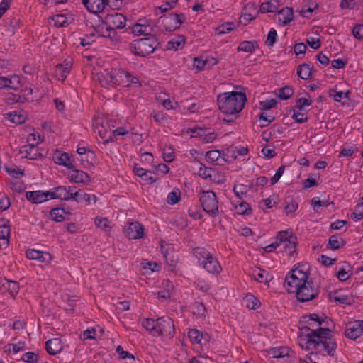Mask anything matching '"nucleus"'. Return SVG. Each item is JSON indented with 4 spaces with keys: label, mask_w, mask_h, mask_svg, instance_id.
Listing matches in <instances>:
<instances>
[{
    "label": "nucleus",
    "mask_w": 363,
    "mask_h": 363,
    "mask_svg": "<svg viewBox=\"0 0 363 363\" xmlns=\"http://www.w3.org/2000/svg\"><path fill=\"white\" fill-rule=\"evenodd\" d=\"M94 132L100 136L101 138H105L107 135V130L104 125L99 123H96L94 125Z\"/></svg>",
    "instance_id": "obj_63"
},
{
    "label": "nucleus",
    "mask_w": 363,
    "mask_h": 363,
    "mask_svg": "<svg viewBox=\"0 0 363 363\" xmlns=\"http://www.w3.org/2000/svg\"><path fill=\"white\" fill-rule=\"evenodd\" d=\"M3 286L5 288H6V289L12 296H16L18 293L19 285L16 281L7 280L6 284H4Z\"/></svg>",
    "instance_id": "obj_48"
},
{
    "label": "nucleus",
    "mask_w": 363,
    "mask_h": 363,
    "mask_svg": "<svg viewBox=\"0 0 363 363\" xmlns=\"http://www.w3.org/2000/svg\"><path fill=\"white\" fill-rule=\"evenodd\" d=\"M10 237V227L6 220H0V248H6L9 246Z\"/></svg>",
    "instance_id": "obj_20"
},
{
    "label": "nucleus",
    "mask_w": 363,
    "mask_h": 363,
    "mask_svg": "<svg viewBox=\"0 0 363 363\" xmlns=\"http://www.w3.org/2000/svg\"><path fill=\"white\" fill-rule=\"evenodd\" d=\"M128 30H130L131 33L135 35L139 36L142 35H149L151 33L152 28L150 25L138 23L134 24L132 27H128Z\"/></svg>",
    "instance_id": "obj_30"
},
{
    "label": "nucleus",
    "mask_w": 363,
    "mask_h": 363,
    "mask_svg": "<svg viewBox=\"0 0 363 363\" xmlns=\"http://www.w3.org/2000/svg\"><path fill=\"white\" fill-rule=\"evenodd\" d=\"M26 257L29 259L38 260L41 262H50L52 260V256L48 252H44L36 250H28L26 252Z\"/></svg>",
    "instance_id": "obj_25"
},
{
    "label": "nucleus",
    "mask_w": 363,
    "mask_h": 363,
    "mask_svg": "<svg viewBox=\"0 0 363 363\" xmlns=\"http://www.w3.org/2000/svg\"><path fill=\"white\" fill-rule=\"evenodd\" d=\"M258 48V43L256 40L242 41L238 45V51L252 53Z\"/></svg>",
    "instance_id": "obj_35"
},
{
    "label": "nucleus",
    "mask_w": 363,
    "mask_h": 363,
    "mask_svg": "<svg viewBox=\"0 0 363 363\" xmlns=\"http://www.w3.org/2000/svg\"><path fill=\"white\" fill-rule=\"evenodd\" d=\"M126 22V18L122 13L113 12L108 14L105 17L104 24L118 29H122L125 28Z\"/></svg>",
    "instance_id": "obj_14"
},
{
    "label": "nucleus",
    "mask_w": 363,
    "mask_h": 363,
    "mask_svg": "<svg viewBox=\"0 0 363 363\" xmlns=\"http://www.w3.org/2000/svg\"><path fill=\"white\" fill-rule=\"evenodd\" d=\"M72 65L71 60H65L63 63L57 65L54 72L56 78L62 82L65 81L70 72Z\"/></svg>",
    "instance_id": "obj_19"
},
{
    "label": "nucleus",
    "mask_w": 363,
    "mask_h": 363,
    "mask_svg": "<svg viewBox=\"0 0 363 363\" xmlns=\"http://www.w3.org/2000/svg\"><path fill=\"white\" fill-rule=\"evenodd\" d=\"M215 64H216V61L213 57L208 59L203 57H198L194 58L193 66L198 71H201L206 67L210 68L211 65Z\"/></svg>",
    "instance_id": "obj_28"
},
{
    "label": "nucleus",
    "mask_w": 363,
    "mask_h": 363,
    "mask_svg": "<svg viewBox=\"0 0 363 363\" xmlns=\"http://www.w3.org/2000/svg\"><path fill=\"white\" fill-rule=\"evenodd\" d=\"M53 158L55 162L59 165L66 167L69 169H74L75 168L73 160L66 152H57Z\"/></svg>",
    "instance_id": "obj_23"
},
{
    "label": "nucleus",
    "mask_w": 363,
    "mask_h": 363,
    "mask_svg": "<svg viewBox=\"0 0 363 363\" xmlns=\"http://www.w3.org/2000/svg\"><path fill=\"white\" fill-rule=\"evenodd\" d=\"M290 349L286 347L272 348L268 352L270 357L277 359L289 357L290 356Z\"/></svg>",
    "instance_id": "obj_33"
},
{
    "label": "nucleus",
    "mask_w": 363,
    "mask_h": 363,
    "mask_svg": "<svg viewBox=\"0 0 363 363\" xmlns=\"http://www.w3.org/2000/svg\"><path fill=\"white\" fill-rule=\"evenodd\" d=\"M188 336L193 343L203 345L208 341L207 337L203 336V333L196 329L190 330Z\"/></svg>",
    "instance_id": "obj_34"
},
{
    "label": "nucleus",
    "mask_w": 363,
    "mask_h": 363,
    "mask_svg": "<svg viewBox=\"0 0 363 363\" xmlns=\"http://www.w3.org/2000/svg\"><path fill=\"white\" fill-rule=\"evenodd\" d=\"M247 308L256 309L260 306L259 301L252 294L246 295L243 300Z\"/></svg>",
    "instance_id": "obj_42"
},
{
    "label": "nucleus",
    "mask_w": 363,
    "mask_h": 363,
    "mask_svg": "<svg viewBox=\"0 0 363 363\" xmlns=\"http://www.w3.org/2000/svg\"><path fill=\"white\" fill-rule=\"evenodd\" d=\"M72 200L77 203H84L86 205H90L92 203L96 202L97 197L94 194H87L82 190H74Z\"/></svg>",
    "instance_id": "obj_24"
},
{
    "label": "nucleus",
    "mask_w": 363,
    "mask_h": 363,
    "mask_svg": "<svg viewBox=\"0 0 363 363\" xmlns=\"http://www.w3.org/2000/svg\"><path fill=\"white\" fill-rule=\"evenodd\" d=\"M97 80L102 86H122L127 88H138L141 83L137 77L122 69H106L97 74Z\"/></svg>",
    "instance_id": "obj_2"
},
{
    "label": "nucleus",
    "mask_w": 363,
    "mask_h": 363,
    "mask_svg": "<svg viewBox=\"0 0 363 363\" xmlns=\"http://www.w3.org/2000/svg\"><path fill=\"white\" fill-rule=\"evenodd\" d=\"M312 104V100L310 96L299 98L296 102V108L299 111L303 110L305 106H309Z\"/></svg>",
    "instance_id": "obj_59"
},
{
    "label": "nucleus",
    "mask_w": 363,
    "mask_h": 363,
    "mask_svg": "<svg viewBox=\"0 0 363 363\" xmlns=\"http://www.w3.org/2000/svg\"><path fill=\"white\" fill-rule=\"evenodd\" d=\"M279 2L277 0H269L263 3L260 6V11L263 13L274 12L277 10Z\"/></svg>",
    "instance_id": "obj_41"
},
{
    "label": "nucleus",
    "mask_w": 363,
    "mask_h": 363,
    "mask_svg": "<svg viewBox=\"0 0 363 363\" xmlns=\"http://www.w3.org/2000/svg\"><path fill=\"white\" fill-rule=\"evenodd\" d=\"M249 6H250L248 5L247 7L245 8L244 11H242L240 18V21L245 25L249 23L252 19L255 18V15L247 12Z\"/></svg>",
    "instance_id": "obj_60"
},
{
    "label": "nucleus",
    "mask_w": 363,
    "mask_h": 363,
    "mask_svg": "<svg viewBox=\"0 0 363 363\" xmlns=\"http://www.w3.org/2000/svg\"><path fill=\"white\" fill-rule=\"evenodd\" d=\"M328 244L332 249H339L344 245L342 238L337 235H334L330 237Z\"/></svg>",
    "instance_id": "obj_46"
},
{
    "label": "nucleus",
    "mask_w": 363,
    "mask_h": 363,
    "mask_svg": "<svg viewBox=\"0 0 363 363\" xmlns=\"http://www.w3.org/2000/svg\"><path fill=\"white\" fill-rule=\"evenodd\" d=\"M236 211L238 214L244 215L248 214L251 212L250 205L244 201H241L235 206Z\"/></svg>",
    "instance_id": "obj_56"
},
{
    "label": "nucleus",
    "mask_w": 363,
    "mask_h": 363,
    "mask_svg": "<svg viewBox=\"0 0 363 363\" xmlns=\"http://www.w3.org/2000/svg\"><path fill=\"white\" fill-rule=\"evenodd\" d=\"M285 212L287 216L293 214L298 209V203L292 199L286 201Z\"/></svg>",
    "instance_id": "obj_57"
},
{
    "label": "nucleus",
    "mask_w": 363,
    "mask_h": 363,
    "mask_svg": "<svg viewBox=\"0 0 363 363\" xmlns=\"http://www.w3.org/2000/svg\"><path fill=\"white\" fill-rule=\"evenodd\" d=\"M294 94V90L291 87L285 86L278 90L277 96L281 99L286 100Z\"/></svg>",
    "instance_id": "obj_50"
},
{
    "label": "nucleus",
    "mask_w": 363,
    "mask_h": 363,
    "mask_svg": "<svg viewBox=\"0 0 363 363\" xmlns=\"http://www.w3.org/2000/svg\"><path fill=\"white\" fill-rule=\"evenodd\" d=\"M255 279L260 283H268L271 280V276L264 270L256 269L253 271Z\"/></svg>",
    "instance_id": "obj_38"
},
{
    "label": "nucleus",
    "mask_w": 363,
    "mask_h": 363,
    "mask_svg": "<svg viewBox=\"0 0 363 363\" xmlns=\"http://www.w3.org/2000/svg\"><path fill=\"white\" fill-rule=\"evenodd\" d=\"M5 169L9 174L15 178H19L23 175V171L16 165H8L6 166Z\"/></svg>",
    "instance_id": "obj_47"
},
{
    "label": "nucleus",
    "mask_w": 363,
    "mask_h": 363,
    "mask_svg": "<svg viewBox=\"0 0 363 363\" xmlns=\"http://www.w3.org/2000/svg\"><path fill=\"white\" fill-rule=\"evenodd\" d=\"M182 21L177 14H172L163 20V26L167 31H173L179 28Z\"/></svg>",
    "instance_id": "obj_21"
},
{
    "label": "nucleus",
    "mask_w": 363,
    "mask_h": 363,
    "mask_svg": "<svg viewBox=\"0 0 363 363\" xmlns=\"http://www.w3.org/2000/svg\"><path fill=\"white\" fill-rule=\"evenodd\" d=\"M293 18L294 12L291 7H286L278 13V21L282 26L290 23L293 20Z\"/></svg>",
    "instance_id": "obj_31"
},
{
    "label": "nucleus",
    "mask_w": 363,
    "mask_h": 363,
    "mask_svg": "<svg viewBox=\"0 0 363 363\" xmlns=\"http://www.w3.org/2000/svg\"><path fill=\"white\" fill-rule=\"evenodd\" d=\"M217 174V172L212 169L207 167L203 164H201V167L199 169L198 174L199 177L203 179H209L210 180L215 181V176Z\"/></svg>",
    "instance_id": "obj_36"
},
{
    "label": "nucleus",
    "mask_w": 363,
    "mask_h": 363,
    "mask_svg": "<svg viewBox=\"0 0 363 363\" xmlns=\"http://www.w3.org/2000/svg\"><path fill=\"white\" fill-rule=\"evenodd\" d=\"M194 255L199 263L208 273L218 274L222 271V267L216 257L204 248L198 247L194 250Z\"/></svg>",
    "instance_id": "obj_6"
},
{
    "label": "nucleus",
    "mask_w": 363,
    "mask_h": 363,
    "mask_svg": "<svg viewBox=\"0 0 363 363\" xmlns=\"http://www.w3.org/2000/svg\"><path fill=\"white\" fill-rule=\"evenodd\" d=\"M234 24L231 22H228L222 24L216 28V33L218 35H223L230 33L233 30Z\"/></svg>",
    "instance_id": "obj_55"
},
{
    "label": "nucleus",
    "mask_w": 363,
    "mask_h": 363,
    "mask_svg": "<svg viewBox=\"0 0 363 363\" xmlns=\"http://www.w3.org/2000/svg\"><path fill=\"white\" fill-rule=\"evenodd\" d=\"M95 35L105 38H108L111 41L118 40V35L114 28L105 24L99 26L98 28L95 29ZM91 35H94V34H92Z\"/></svg>",
    "instance_id": "obj_18"
},
{
    "label": "nucleus",
    "mask_w": 363,
    "mask_h": 363,
    "mask_svg": "<svg viewBox=\"0 0 363 363\" xmlns=\"http://www.w3.org/2000/svg\"><path fill=\"white\" fill-rule=\"evenodd\" d=\"M72 170L70 176L71 181L77 184H87L90 182L89 174L83 171L76 169V167Z\"/></svg>",
    "instance_id": "obj_29"
},
{
    "label": "nucleus",
    "mask_w": 363,
    "mask_h": 363,
    "mask_svg": "<svg viewBox=\"0 0 363 363\" xmlns=\"http://www.w3.org/2000/svg\"><path fill=\"white\" fill-rule=\"evenodd\" d=\"M4 118L15 124H22L27 119V115L23 110L13 111L4 114Z\"/></svg>",
    "instance_id": "obj_26"
},
{
    "label": "nucleus",
    "mask_w": 363,
    "mask_h": 363,
    "mask_svg": "<svg viewBox=\"0 0 363 363\" xmlns=\"http://www.w3.org/2000/svg\"><path fill=\"white\" fill-rule=\"evenodd\" d=\"M349 94V91L344 93L342 91H338L335 89H331L329 91V96L333 98L335 101L340 102L343 98H348Z\"/></svg>",
    "instance_id": "obj_51"
},
{
    "label": "nucleus",
    "mask_w": 363,
    "mask_h": 363,
    "mask_svg": "<svg viewBox=\"0 0 363 363\" xmlns=\"http://www.w3.org/2000/svg\"><path fill=\"white\" fill-rule=\"evenodd\" d=\"M157 323V319L146 318L142 322V325L145 330L150 331L154 335Z\"/></svg>",
    "instance_id": "obj_49"
},
{
    "label": "nucleus",
    "mask_w": 363,
    "mask_h": 363,
    "mask_svg": "<svg viewBox=\"0 0 363 363\" xmlns=\"http://www.w3.org/2000/svg\"><path fill=\"white\" fill-rule=\"evenodd\" d=\"M128 239H140L144 235V227L138 221L128 223L123 230Z\"/></svg>",
    "instance_id": "obj_13"
},
{
    "label": "nucleus",
    "mask_w": 363,
    "mask_h": 363,
    "mask_svg": "<svg viewBox=\"0 0 363 363\" xmlns=\"http://www.w3.org/2000/svg\"><path fill=\"white\" fill-rule=\"evenodd\" d=\"M277 104V101L274 99H267L265 101H261L260 105L262 109L269 110L274 107H275Z\"/></svg>",
    "instance_id": "obj_64"
},
{
    "label": "nucleus",
    "mask_w": 363,
    "mask_h": 363,
    "mask_svg": "<svg viewBox=\"0 0 363 363\" xmlns=\"http://www.w3.org/2000/svg\"><path fill=\"white\" fill-rule=\"evenodd\" d=\"M181 199V192L176 189L169 192L167 197V201L170 205L177 203Z\"/></svg>",
    "instance_id": "obj_53"
},
{
    "label": "nucleus",
    "mask_w": 363,
    "mask_h": 363,
    "mask_svg": "<svg viewBox=\"0 0 363 363\" xmlns=\"http://www.w3.org/2000/svg\"><path fill=\"white\" fill-rule=\"evenodd\" d=\"M75 186H59L49 190L50 199L72 200Z\"/></svg>",
    "instance_id": "obj_11"
},
{
    "label": "nucleus",
    "mask_w": 363,
    "mask_h": 363,
    "mask_svg": "<svg viewBox=\"0 0 363 363\" xmlns=\"http://www.w3.org/2000/svg\"><path fill=\"white\" fill-rule=\"evenodd\" d=\"M174 333V325L173 320L169 317H162L157 319L156 330L154 336L172 337Z\"/></svg>",
    "instance_id": "obj_10"
},
{
    "label": "nucleus",
    "mask_w": 363,
    "mask_h": 363,
    "mask_svg": "<svg viewBox=\"0 0 363 363\" xmlns=\"http://www.w3.org/2000/svg\"><path fill=\"white\" fill-rule=\"evenodd\" d=\"M184 38L182 35H178L168 42L167 45V50H177L184 45Z\"/></svg>",
    "instance_id": "obj_40"
},
{
    "label": "nucleus",
    "mask_w": 363,
    "mask_h": 363,
    "mask_svg": "<svg viewBox=\"0 0 363 363\" xmlns=\"http://www.w3.org/2000/svg\"><path fill=\"white\" fill-rule=\"evenodd\" d=\"M297 341L302 349L311 351L309 354L300 357L297 363H316L318 353L333 357L337 348L336 342L328 328L311 330L307 327L303 328Z\"/></svg>",
    "instance_id": "obj_1"
},
{
    "label": "nucleus",
    "mask_w": 363,
    "mask_h": 363,
    "mask_svg": "<svg viewBox=\"0 0 363 363\" xmlns=\"http://www.w3.org/2000/svg\"><path fill=\"white\" fill-rule=\"evenodd\" d=\"M66 214H69V213H67L63 208H53L50 213L52 219L56 222H62L65 220Z\"/></svg>",
    "instance_id": "obj_39"
},
{
    "label": "nucleus",
    "mask_w": 363,
    "mask_h": 363,
    "mask_svg": "<svg viewBox=\"0 0 363 363\" xmlns=\"http://www.w3.org/2000/svg\"><path fill=\"white\" fill-rule=\"evenodd\" d=\"M95 225L104 232H110L112 229L111 222L106 218L97 216L94 220Z\"/></svg>",
    "instance_id": "obj_37"
},
{
    "label": "nucleus",
    "mask_w": 363,
    "mask_h": 363,
    "mask_svg": "<svg viewBox=\"0 0 363 363\" xmlns=\"http://www.w3.org/2000/svg\"><path fill=\"white\" fill-rule=\"evenodd\" d=\"M318 5L315 1H308L303 5L300 14L305 18H310L318 10Z\"/></svg>",
    "instance_id": "obj_32"
},
{
    "label": "nucleus",
    "mask_w": 363,
    "mask_h": 363,
    "mask_svg": "<svg viewBox=\"0 0 363 363\" xmlns=\"http://www.w3.org/2000/svg\"><path fill=\"white\" fill-rule=\"evenodd\" d=\"M200 201L203 210L212 216L218 214V202L216 194L212 191L201 192Z\"/></svg>",
    "instance_id": "obj_8"
},
{
    "label": "nucleus",
    "mask_w": 363,
    "mask_h": 363,
    "mask_svg": "<svg viewBox=\"0 0 363 363\" xmlns=\"http://www.w3.org/2000/svg\"><path fill=\"white\" fill-rule=\"evenodd\" d=\"M26 197L33 203H41L50 199L49 191H43L38 190L27 191L26 193Z\"/></svg>",
    "instance_id": "obj_17"
},
{
    "label": "nucleus",
    "mask_w": 363,
    "mask_h": 363,
    "mask_svg": "<svg viewBox=\"0 0 363 363\" xmlns=\"http://www.w3.org/2000/svg\"><path fill=\"white\" fill-rule=\"evenodd\" d=\"M308 281V267L300 265L286 276L284 286L289 293H294Z\"/></svg>",
    "instance_id": "obj_5"
},
{
    "label": "nucleus",
    "mask_w": 363,
    "mask_h": 363,
    "mask_svg": "<svg viewBox=\"0 0 363 363\" xmlns=\"http://www.w3.org/2000/svg\"><path fill=\"white\" fill-rule=\"evenodd\" d=\"M336 276L340 281H345L350 277L351 273L349 269L341 267L338 269Z\"/></svg>",
    "instance_id": "obj_58"
},
{
    "label": "nucleus",
    "mask_w": 363,
    "mask_h": 363,
    "mask_svg": "<svg viewBox=\"0 0 363 363\" xmlns=\"http://www.w3.org/2000/svg\"><path fill=\"white\" fill-rule=\"evenodd\" d=\"M45 347L50 354L56 355L62 351L63 345L60 339L53 338L46 342Z\"/></svg>",
    "instance_id": "obj_27"
},
{
    "label": "nucleus",
    "mask_w": 363,
    "mask_h": 363,
    "mask_svg": "<svg viewBox=\"0 0 363 363\" xmlns=\"http://www.w3.org/2000/svg\"><path fill=\"white\" fill-rule=\"evenodd\" d=\"M21 86V80L18 75L12 74L8 77H0V89L17 90Z\"/></svg>",
    "instance_id": "obj_15"
},
{
    "label": "nucleus",
    "mask_w": 363,
    "mask_h": 363,
    "mask_svg": "<svg viewBox=\"0 0 363 363\" xmlns=\"http://www.w3.org/2000/svg\"><path fill=\"white\" fill-rule=\"evenodd\" d=\"M21 154L23 157L30 160H37L42 157V154L34 144H28L23 146L21 149Z\"/></svg>",
    "instance_id": "obj_22"
},
{
    "label": "nucleus",
    "mask_w": 363,
    "mask_h": 363,
    "mask_svg": "<svg viewBox=\"0 0 363 363\" xmlns=\"http://www.w3.org/2000/svg\"><path fill=\"white\" fill-rule=\"evenodd\" d=\"M298 76L304 80L310 78L311 75V69L308 65L303 64L300 65L297 70Z\"/></svg>",
    "instance_id": "obj_43"
},
{
    "label": "nucleus",
    "mask_w": 363,
    "mask_h": 363,
    "mask_svg": "<svg viewBox=\"0 0 363 363\" xmlns=\"http://www.w3.org/2000/svg\"><path fill=\"white\" fill-rule=\"evenodd\" d=\"M38 354L32 352H28L25 353L22 357V360L26 363H35L38 361Z\"/></svg>",
    "instance_id": "obj_62"
},
{
    "label": "nucleus",
    "mask_w": 363,
    "mask_h": 363,
    "mask_svg": "<svg viewBox=\"0 0 363 363\" xmlns=\"http://www.w3.org/2000/svg\"><path fill=\"white\" fill-rule=\"evenodd\" d=\"M52 21L55 26L57 27H63L69 24V18L65 14H57L53 16Z\"/></svg>",
    "instance_id": "obj_45"
},
{
    "label": "nucleus",
    "mask_w": 363,
    "mask_h": 363,
    "mask_svg": "<svg viewBox=\"0 0 363 363\" xmlns=\"http://www.w3.org/2000/svg\"><path fill=\"white\" fill-rule=\"evenodd\" d=\"M296 245L297 238L291 230H286L278 232L275 241L266 246L264 250L270 252L281 247L284 253L292 257L296 253Z\"/></svg>",
    "instance_id": "obj_4"
},
{
    "label": "nucleus",
    "mask_w": 363,
    "mask_h": 363,
    "mask_svg": "<svg viewBox=\"0 0 363 363\" xmlns=\"http://www.w3.org/2000/svg\"><path fill=\"white\" fill-rule=\"evenodd\" d=\"M220 152L217 150H209L206 153V160L209 162L218 161L220 157Z\"/></svg>",
    "instance_id": "obj_54"
},
{
    "label": "nucleus",
    "mask_w": 363,
    "mask_h": 363,
    "mask_svg": "<svg viewBox=\"0 0 363 363\" xmlns=\"http://www.w3.org/2000/svg\"><path fill=\"white\" fill-rule=\"evenodd\" d=\"M192 313L199 318H203L206 316V309L203 303L196 302L192 306Z\"/></svg>",
    "instance_id": "obj_44"
},
{
    "label": "nucleus",
    "mask_w": 363,
    "mask_h": 363,
    "mask_svg": "<svg viewBox=\"0 0 363 363\" xmlns=\"http://www.w3.org/2000/svg\"><path fill=\"white\" fill-rule=\"evenodd\" d=\"M292 118L298 123H303L308 120L307 113L299 110H294Z\"/></svg>",
    "instance_id": "obj_61"
},
{
    "label": "nucleus",
    "mask_w": 363,
    "mask_h": 363,
    "mask_svg": "<svg viewBox=\"0 0 363 363\" xmlns=\"http://www.w3.org/2000/svg\"><path fill=\"white\" fill-rule=\"evenodd\" d=\"M345 336L350 340H355L363 335V320L349 322L345 325Z\"/></svg>",
    "instance_id": "obj_12"
},
{
    "label": "nucleus",
    "mask_w": 363,
    "mask_h": 363,
    "mask_svg": "<svg viewBox=\"0 0 363 363\" xmlns=\"http://www.w3.org/2000/svg\"><path fill=\"white\" fill-rule=\"evenodd\" d=\"M157 46L156 39L152 36L135 40L131 44V51L135 55L145 57L152 53Z\"/></svg>",
    "instance_id": "obj_7"
},
{
    "label": "nucleus",
    "mask_w": 363,
    "mask_h": 363,
    "mask_svg": "<svg viewBox=\"0 0 363 363\" xmlns=\"http://www.w3.org/2000/svg\"><path fill=\"white\" fill-rule=\"evenodd\" d=\"M294 294H296L297 299L301 302H306L315 298L319 290L318 287L313 286L311 281H308L305 284L299 287Z\"/></svg>",
    "instance_id": "obj_9"
},
{
    "label": "nucleus",
    "mask_w": 363,
    "mask_h": 363,
    "mask_svg": "<svg viewBox=\"0 0 363 363\" xmlns=\"http://www.w3.org/2000/svg\"><path fill=\"white\" fill-rule=\"evenodd\" d=\"M86 9L93 13H101L109 0H82Z\"/></svg>",
    "instance_id": "obj_16"
},
{
    "label": "nucleus",
    "mask_w": 363,
    "mask_h": 363,
    "mask_svg": "<svg viewBox=\"0 0 363 363\" xmlns=\"http://www.w3.org/2000/svg\"><path fill=\"white\" fill-rule=\"evenodd\" d=\"M351 218L354 220L363 219V197L362 198V202L356 206L354 211L351 215Z\"/></svg>",
    "instance_id": "obj_52"
},
{
    "label": "nucleus",
    "mask_w": 363,
    "mask_h": 363,
    "mask_svg": "<svg viewBox=\"0 0 363 363\" xmlns=\"http://www.w3.org/2000/svg\"><path fill=\"white\" fill-rule=\"evenodd\" d=\"M246 101L245 94L238 91L222 93L217 99L219 110L228 116H236L243 109Z\"/></svg>",
    "instance_id": "obj_3"
}]
</instances>
